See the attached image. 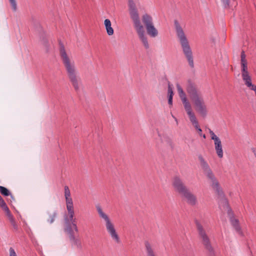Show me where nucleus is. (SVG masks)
I'll list each match as a JSON object with an SVG mask.
<instances>
[{
    "label": "nucleus",
    "mask_w": 256,
    "mask_h": 256,
    "mask_svg": "<svg viewBox=\"0 0 256 256\" xmlns=\"http://www.w3.org/2000/svg\"><path fill=\"white\" fill-rule=\"evenodd\" d=\"M60 54L68 78L74 90L79 91L82 86V82L74 60L66 53L63 45L60 46Z\"/></svg>",
    "instance_id": "1"
},
{
    "label": "nucleus",
    "mask_w": 256,
    "mask_h": 256,
    "mask_svg": "<svg viewBox=\"0 0 256 256\" xmlns=\"http://www.w3.org/2000/svg\"><path fill=\"white\" fill-rule=\"evenodd\" d=\"M186 90L194 106L196 112L201 116L206 117L208 110L201 92L190 80H188Z\"/></svg>",
    "instance_id": "2"
},
{
    "label": "nucleus",
    "mask_w": 256,
    "mask_h": 256,
    "mask_svg": "<svg viewBox=\"0 0 256 256\" xmlns=\"http://www.w3.org/2000/svg\"><path fill=\"white\" fill-rule=\"evenodd\" d=\"M128 5L129 12L134 24V26L138 34L139 39L146 49H148L150 44L148 37L146 34L144 28L140 20L138 11L133 0H128Z\"/></svg>",
    "instance_id": "3"
},
{
    "label": "nucleus",
    "mask_w": 256,
    "mask_h": 256,
    "mask_svg": "<svg viewBox=\"0 0 256 256\" xmlns=\"http://www.w3.org/2000/svg\"><path fill=\"white\" fill-rule=\"evenodd\" d=\"M174 26L176 35L181 46L183 53L186 58L190 66L194 68V63L192 52L184 32L177 20H174Z\"/></svg>",
    "instance_id": "4"
},
{
    "label": "nucleus",
    "mask_w": 256,
    "mask_h": 256,
    "mask_svg": "<svg viewBox=\"0 0 256 256\" xmlns=\"http://www.w3.org/2000/svg\"><path fill=\"white\" fill-rule=\"evenodd\" d=\"M176 87L178 96L182 102L184 110L188 116L194 128L198 130V129L200 128L199 126L197 118L194 112H192V105L188 99L186 93L180 84H176Z\"/></svg>",
    "instance_id": "5"
},
{
    "label": "nucleus",
    "mask_w": 256,
    "mask_h": 256,
    "mask_svg": "<svg viewBox=\"0 0 256 256\" xmlns=\"http://www.w3.org/2000/svg\"><path fill=\"white\" fill-rule=\"evenodd\" d=\"M198 158L203 172L208 180L210 181L212 186L219 196H222L223 195L222 190H221L219 183L212 171L210 169L208 163L204 160L202 154H199L198 156Z\"/></svg>",
    "instance_id": "6"
},
{
    "label": "nucleus",
    "mask_w": 256,
    "mask_h": 256,
    "mask_svg": "<svg viewBox=\"0 0 256 256\" xmlns=\"http://www.w3.org/2000/svg\"><path fill=\"white\" fill-rule=\"evenodd\" d=\"M96 210L100 218L104 220L106 223V228L111 238L116 242L120 243V239L118 234L116 232L114 224L111 221L108 215H107L102 210L100 204L96 206Z\"/></svg>",
    "instance_id": "7"
},
{
    "label": "nucleus",
    "mask_w": 256,
    "mask_h": 256,
    "mask_svg": "<svg viewBox=\"0 0 256 256\" xmlns=\"http://www.w3.org/2000/svg\"><path fill=\"white\" fill-rule=\"evenodd\" d=\"M198 236L205 248L208 252L210 256H215V252L212 248L210 239L202 224L198 221L196 222Z\"/></svg>",
    "instance_id": "8"
},
{
    "label": "nucleus",
    "mask_w": 256,
    "mask_h": 256,
    "mask_svg": "<svg viewBox=\"0 0 256 256\" xmlns=\"http://www.w3.org/2000/svg\"><path fill=\"white\" fill-rule=\"evenodd\" d=\"M68 214L64 216V227L73 226L76 232H78V228L76 224V218H74V204L66 205Z\"/></svg>",
    "instance_id": "9"
},
{
    "label": "nucleus",
    "mask_w": 256,
    "mask_h": 256,
    "mask_svg": "<svg viewBox=\"0 0 256 256\" xmlns=\"http://www.w3.org/2000/svg\"><path fill=\"white\" fill-rule=\"evenodd\" d=\"M142 20L146 26L148 34L152 38H155L158 35V30L154 27L152 17L146 14L142 16Z\"/></svg>",
    "instance_id": "10"
},
{
    "label": "nucleus",
    "mask_w": 256,
    "mask_h": 256,
    "mask_svg": "<svg viewBox=\"0 0 256 256\" xmlns=\"http://www.w3.org/2000/svg\"><path fill=\"white\" fill-rule=\"evenodd\" d=\"M64 232L68 235L72 246L79 250L82 248V245L80 238H76L74 235L75 229L73 226L64 227Z\"/></svg>",
    "instance_id": "11"
},
{
    "label": "nucleus",
    "mask_w": 256,
    "mask_h": 256,
    "mask_svg": "<svg viewBox=\"0 0 256 256\" xmlns=\"http://www.w3.org/2000/svg\"><path fill=\"white\" fill-rule=\"evenodd\" d=\"M208 132L210 135L211 139L214 142V148L216 152V154L218 155V156L221 158L224 156L222 142L220 138L214 134V132L212 130L208 129Z\"/></svg>",
    "instance_id": "12"
},
{
    "label": "nucleus",
    "mask_w": 256,
    "mask_h": 256,
    "mask_svg": "<svg viewBox=\"0 0 256 256\" xmlns=\"http://www.w3.org/2000/svg\"><path fill=\"white\" fill-rule=\"evenodd\" d=\"M172 185L174 190L180 195L188 190L184 183L182 180L178 176H176L173 178Z\"/></svg>",
    "instance_id": "13"
},
{
    "label": "nucleus",
    "mask_w": 256,
    "mask_h": 256,
    "mask_svg": "<svg viewBox=\"0 0 256 256\" xmlns=\"http://www.w3.org/2000/svg\"><path fill=\"white\" fill-rule=\"evenodd\" d=\"M158 139L156 141V146L158 148L162 146H170L172 144L170 138L166 134L158 131Z\"/></svg>",
    "instance_id": "14"
},
{
    "label": "nucleus",
    "mask_w": 256,
    "mask_h": 256,
    "mask_svg": "<svg viewBox=\"0 0 256 256\" xmlns=\"http://www.w3.org/2000/svg\"><path fill=\"white\" fill-rule=\"evenodd\" d=\"M186 202L192 206H194L198 203L196 196L189 189L181 195Z\"/></svg>",
    "instance_id": "15"
},
{
    "label": "nucleus",
    "mask_w": 256,
    "mask_h": 256,
    "mask_svg": "<svg viewBox=\"0 0 256 256\" xmlns=\"http://www.w3.org/2000/svg\"><path fill=\"white\" fill-rule=\"evenodd\" d=\"M228 214L230 224L234 228L235 230L238 234L242 236L244 234L240 225L239 220L234 217V214L231 210L228 211Z\"/></svg>",
    "instance_id": "16"
},
{
    "label": "nucleus",
    "mask_w": 256,
    "mask_h": 256,
    "mask_svg": "<svg viewBox=\"0 0 256 256\" xmlns=\"http://www.w3.org/2000/svg\"><path fill=\"white\" fill-rule=\"evenodd\" d=\"M146 256H157L152 245L148 242H144Z\"/></svg>",
    "instance_id": "17"
},
{
    "label": "nucleus",
    "mask_w": 256,
    "mask_h": 256,
    "mask_svg": "<svg viewBox=\"0 0 256 256\" xmlns=\"http://www.w3.org/2000/svg\"><path fill=\"white\" fill-rule=\"evenodd\" d=\"M47 214L48 215V218H47L46 220L48 222L50 223V224H52L54 222L56 218L58 216V212L56 210H53L52 212L48 211Z\"/></svg>",
    "instance_id": "18"
},
{
    "label": "nucleus",
    "mask_w": 256,
    "mask_h": 256,
    "mask_svg": "<svg viewBox=\"0 0 256 256\" xmlns=\"http://www.w3.org/2000/svg\"><path fill=\"white\" fill-rule=\"evenodd\" d=\"M104 26L106 28L107 34L112 36L114 34V30L112 27L111 22L108 19H106L104 22Z\"/></svg>",
    "instance_id": "19"
},
{
    "label": "nucleus",
    "mask_w": 256,
    "mask_h": 256,
    "mask_svg": "<svg viewBox=\"0 0 256 256\" xmlns=\"http://www.w3.org/2000/svg\"><path fill=\"white\" fill-rule=\"evenodd\" d=\"M242 78L245 86H246L248 84L252 82V78L250 75V73L242 75Z\"/></svg>",
    "instance_id": "20"
},
{
    "label": "nucleus",
    "mask_w": 256,
    "mask_h": 256,
    "mask_svg": "<svg viewBox=\"0 0 256 256\" xmlns=\"http://www.w3.org/2000/svg\"><path fill=\"white\" fill-rule=\"evenodd\" d=\"M242 78L245 86H246L248 84L252 82V78L250 75V73L242 75Z\"/></svg>",
    "instance_id": "21"
},
{
    "label": "nucleus",
    "mask_w": 256,
    "mask_h": 256,
    "mask_svg": "<svg viewBox=\"0 0 256 256\" xmlns=\"http://www.w3.org/2000/svg\"><path fill=\"white\" fill-rule=\"evenodd\" d=\"M0 192L4 196H6L10 195L12 196L9 190L4 186H0Z\"/></svg>",
    "instance_id": "22"
},
{
    "label": "nucleus",
    "mask_w": 256,
    "mask_h": 256,
    "mask_svg": "<svg viewBox=\"0 0 256 256\" xmlns=\"http://www.w3.org/2000/svg\"><path fill=\"white\" fill-rule=\"evenodd\" d=\"M241 67H242V69H241L242 75L249 74V72L248 71V66H247V62L241 64Z\"/></svg>",
    "instance_id": "23"
},
{
    "label": "nucleus",
    "mask_w": 256,
    "mask_h": 256,
    "mask_svg": "<svg viewBox=\"0 0 256 256\" xmlns=\"http://www.w3.org/2000/svg\"><path fill=\"white\" fill-rule=\"evenodd\" d=\"M3 210L6 212L7 216L8 217L10 222L14 220V218L13 216L10 214V210H9V209H8V206H7V209H6V208H3Z\"/></svg>",
    "instance_id": "24"
},
{
    "label": "nucleus",
    "mask_w": 256,
    "mask_h": 256,
    "mask_svg": "<svg viewBox=\"0 0 256 256\" xmlns=\"http://www.w3.org/2000/svg\"><path fill=\"white\" fill-rule=\"evenodd\" d=\"M12 8L14 11H16L17 8V4L16 0H9Z\"/></svg>",
    "instance_id": "25"
},
{
    "label": "nucleus",
    "mask_w": 256,
    "mask_h": 256,
    "mask_svg": "<svg viewBox=\"0 0 256 256\" xmlns=\"http://www.w3.org/2000/svg\"><path fill=\"white\" fill-rule=\"evenodd\" d=\"M71 196L70 192L69 190L68 186H64V197H70Z\"/></svg>",
    "instance_id": "26"
},
{
    "label": "nucleus",
    "mask_w": 256,
    "mask_h": 256,
    "mask_svg": "<svg viewBox=\"0 0 256 256\" xmlns=\"http://www.w3.org/2000/svg\"><path fill=\"white\" fill-rule=\"evenodd\" d=\"M0 206L3 209L4 208H7V206L2 198V197L0 196Z\"/></svg>",
    "instance_id": "27"
},
{
    "label": "nucleus",
    "mask_w": 256,
    "mask_h": 256,
    "mask_svg": "<svg viewBox=\"0 0 256 256\" xmlns=\"http://www.w3.org/2000/svg\"><path fill=\"white\" fill-rule=\"evenodd\" d=\"M240 57H241V60H240L241 64L247 62L246 60V54H244V51H242V52Z\"/></svg>",
    "instance_id": "28"
},
{
    "label": "nucleus",
    "mask_w": 256,
    "mask_h": 256,
    "mask_svg": "<svg viewBox=\"0 0 256 256\" xmlns=\"http://www.w3.org/2000/svg\"><path fill=\"white\" fill-rule=\"evenodd\" d=\"M66 205L73 204V201L71 196L70 197H66Z\"/></svg>",
    "instance_id": "29"
},
{
    "label": "nucleus",
    "mask_w": 256,
    "mask_h": 256,
    "mask_svg": "<svg viewBox=\"0 0 256 256\" xmlns=\"http://www.w3.org/2000/svg\"><path fill=\"white\" fill-rule=\"evenodd\" d=\"M223 6L225 8H229L230 0H222Z\"/></svg>",
    "instance_id": "30"
},
{
    "label": "nucleus",
    "mask_w": 256,
    "mask_h": 256,
    "mask_svg": "<svg viewBox=\"0 0 256 256\" xmlns=\"http://www.w3.org/2000/svg\"><path fill=\"white\" fill-rule=\"evenodd\" d=\"M10 256H18L14 250L12 248H10L9 249Z\"/></svg>",
    "instance_id": "31"
},
{
    "label": "nucleus",
    "mask_w": 256,
    "mask_h": 256,
    "mask_svg": "<svg viewBox=\"0 0 256 256\" xmlns=\"http://www.w3.org/2000/svg\"><path fill=\"white\" fill-rule=\"evenodd\" d=\"M168 96H173V95H174L172 89L171 88L170 85H168Z\"/></svg>",
    "instance_id": "32"
},
{
    "label": "nucleus",
    "mask_w": 256,
    "mask_h": 256,
    "mask_svg": "<svg viewBox=\"0 0 256 256\" xmlns=\"http://www.w3.org/2000/svg\"><path fill=\"white\" fill-rule=\"evenodd\" d=\"M10 222L11 223L12 225V226L14 228L15 230H18V226L17 224H16L15 220H11V221H10Z\"/></svg>",
    "instance_id": "33"
},
{
    "label": "nucleus",
    "mask_w": 256,
    "mask_h": 256,
    "mask_svg": "<svg viewBox=\"0 0 256 256\" xmlns=\"http://www.w3.org/2000/svg\"><path fill=\"white\" fill-rule=\"evenodd\" d=\"M172 98L173 96H168V104L170 106L172 104Z\"/></svg>",
    "instance_id": "34"
},
{
    "label": "nucleus",
    "mask_w": 256,
    "mask_h": 256,
    "mask_svg": "<svg viewBox=\"0 0 256 256\" xmlns=\"http://www.w3.org/2000/svg\"><path fill=\"white\" fill-rule=\"evenodd\" d=\"M250 150H251L252 152H253L254 156L256 158V148H252Z\"/></svg>",
    "instance_id": "35"
},
{
    "label": "nucleus",
    "mask_w": 256,
    "mask_h": 256,
    "mask_svg": "<svg viewBox=\"0 0 256 256\" xmlns=\"http://www.w3.org/2000/svg\"><path fill=\"white\" fill-rule=\"evenodd\" d=\"M197 131L200 136V134H202V130L201 128H198Z\"/></svg>",
    "instance_id": "36"
},
{
    "label": "nucleus",
    "mask_w": 256,
    "mask_h": 256,
    "mask_svg": "<svg viewBox=\"0 0 256 256\" xmlns=\"http://www.w3.org/2000/svg\"><path fill=\"white\" fill-rule=\"evenodd\" d=\"M200 136H202L204 138H206V136L204 134H200Z\"/></svg>",
    "instance_id": "37"
},
{
    "label": "nucleus",
    "mask_w": 256,
    "mask_h": 256,
    "mask_svg": "<svg viewBox=\"0 0 256 256\" xmlns=\"http://www.w3.org/2000/svg\"><path fill=\"white\" fill-rule=\"evenodd\" d=\"M224 200L226 201V202H227L226 200L224 199Z\"/></svg>",
    "instance_id": "38"
}]
</instances>
